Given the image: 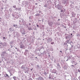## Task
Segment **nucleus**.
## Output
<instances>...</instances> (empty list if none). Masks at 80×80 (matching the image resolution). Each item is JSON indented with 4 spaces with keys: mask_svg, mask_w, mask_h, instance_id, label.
<instances>
[{
    "mask_svg": "<svg viewBox=\"0 0 80 80\" xmlns=\"http://www.w3.org/2000/svg\"><path fill=\"white\" fill-rule=\"evenodd\" d=\"M1 56L2 58H7V53L6 52V51H4L2 53Z\"/></svg>",
    "mask_w": 80,
    "mask_h": 80,
    "instance_id": "1",
    "label": "nucleus"
},
{
    "mask_svg": "<svg viewBox=\"0 0 80 80\" xmlns=\"http://www.w3.org/2000/svg\"><path fill=\"white\" fill-rule=\"evenodd\" d=\"M65 37H66V39L67 40H70V38L72 37L70 35L67 34H65Z\"/></svg>",
    "mask_w": 80,
    "mask_h": 80,
    "instance_id": "2",
    "label": "nucleus"
},
{
    "mask_svg": "<svg viewBox=\"0 0 80 80\" xmlns=\"http://www.w3.org/2000/svg\"><path fill=\"white\" fill-rule=\"evenodd\" d=\"M73 22L74 23H76L77 22H78V23H79V21L76 18H74L73 19Z\"/></svg>",
    "mask_w": 80,
    "mask_h": 80,
    "instance_id": "3",
    "label": "nucleus"
},
{
    "mask_svg": "<svg viewBox=\"0 0 80 80\" xmlns=\"http://www.w3.org/2000/svg\"><path fill=\"white\" fill-rule=\"evenodd\" d=\"M62 3L63 4H68L69 1L68 0H62Z\"/></svg>",
    "mask_w": 80,
    "mask_h": 80,
    "instance_id": "4",
    "label": "nucleus"
},
{
    "mask_svg": "<svg viewBox=\"0 0 80 80\" xmlns=\"http://www.w3.org/2000/svg\"><path fill=\"white\" fill-rule=\"evenodd\" d=\"M14 36L17 37H19L20 36V33H19L17 32H15L14 33Z\"/></svg>",
    "mask_w": 80,
    "mask_h": 80,
    "instance_id": "5",
    "label": "nucleus"
},
{
    "mask_svg": "<svg viewBox=\"0 0 80 80\" xmlns=\"http://www.w3.org/2000/svg\"><path fill=\"white\" fill-rule=\"evenodd\" d=\"M0 44L1 45H3V46H4V47H7L8 45L7 43L5 42H4L3 43L0 42Z\"/></svg>",
    "mask_w": 80,
    "mask_h": 80,
    "instance_id": "6",
    "label": "nucleus"
},
{
    "mask_svg": "<svg viewBox=\"0 0 80 80\" xmlns=\"http://www.w3.org/2000/svg\"><path fill=\"white\" fill-rule=\"evenodd\" d=\"M19 47L20 48H23L24 47V45L22 43V42H20L19 43Z\"/></svg>",
    "mask_w": 80,
    "mask_h": 80,
    "instance_id": "7",
    "label": "nucleus"
},
{
    "mask_svg": "<svg viewBox=\"0 0 80 80\" xmlns=\"http://www.w3.org/2000/svg\"><path fill=\"white\" fill-rule=\"evenodd\" d=\"M22 4L23 5H28V2L27 1H23L22 2Z\"/></svg>",
    "mask_w": 80,
    "mask_h": 80,
    "instance_id": "8",
    "label": "nucleus"
},
{
    "mask_svg": "<svg viewBox=\"0 0 80 80\" xmlns=\"http://www.w3.org/2000/svg\"><path fill=\"white\" fill-rule=\"evenodd\" d=\"M21 68L22 69V70H25L27 68V66L25 64L23 65L21 67Z\"/></svg>",
    "mask_w": 80,
    "mask_h": 80,
    "instance_id": "9",
    "label": "nucleus"
},
{
    "mask_svg": "<svg viewBox=\"0 0 80 80\" xmlns=\"http://www.w3.org/2000/svg\"><path fill=\"white\" fill-rule=\"evenodd\" d=\"M52 39L51 38H49L47 39L48 43H50L51 42H52Z\"/></svg>",
    "mask_w": 80,
    "mask_h": 80,
    "instance_id": "10",
    "label": "nucleus"
},
{
    "mask_svg": "<svg viewBox=\"0 0 80 80\" xmlns=\"http://www.w3.org/2000/svg\"><path fill=\"white\" fill-rule=\"evenodd\" d=\"M19 29H20V32H22V31H23V30L24 29L23 28H22V27L21 26H19Z\"/></svg>",
    "mask_w": 80,
    "mask_h": 80,
    "instance_id": "11",
    "label": "nucleus"
},
{
    "mask_svg": "<svg viewBox=\"0 0 80 80\" xmlns=\"http://www.w3.org/2000/svg\"><path fill=\"white\" fill-rule=\"evenodd\" d=\"M13 26L14 27H15V28H18V29H19V26H18V25L17 24H13Z\"/></svg>",
    "mask_w": 80,
    "mask_h": 80,
    "instance_id": "12",
    "label": "nucleus"
},
{
    "mask_svg": "<svg viewBox=\"0 0 80 80\" xmlns=\"http://www.w3.org/2000/svg\"><path fill=\"white\" fill-rule=\"evenodd\" d=\"M21 33H22V35H25V34H26V32H25V29L23 30L22 31H21Z\"/></svg>",
    "mask_w": 80,
    "mask_h": 80,
    "instance_id": "13",
    "label": "nucleus"
},
{
    "mask_svg": "<svg viewBox=\"0 0 80 80\" xmlns=\"http://www.w3.org/2000/svg\"><path fill=\"white\" fill-rule=\"evenodd\" d=\"M72 17H75V16L76 15V13H74L73 12H72Z\"/></svg>",
    "mask_w": 80,
    "mask_h": 80,
    "instance_id": "14",
    "label": "nucleus"
},
{
    "mask_svg": "<svg viewBox=\"0 0 80 80\" xmlns=\"http://www.w3.org/2000/svg\"><path fill=\"white\" fill-rule=\"evenodd\" d=\"M65 61L63 60H61V65H62V66H63V64H65Z\"/></svg>",
    "mask_w": 80,
    "mask_h": 80,
    "instance_id": "15",
    "label": "nucleus"
},
{
    "mask_svg": "<svg viewBox=\"0 0 80 80\" xmlns=\"http://www.w3.org/2000/svg\"><path fill=\"white\" fill-rule=\"evenodd\" d=\"M56 72H57V70L55 69H54L52 71V73H56Z\"/></svg>",
    "mask_w": 80,
    "mask_h": 80,
    "instance_id": "16",
    "label": "nucleus"
},
{
    "mask_svg": "<svg viewBox=\"0 0 80 80\" xmlns=\"http://www.w3.org/2000/svg\"><path fill=\"white\" fill-rule=\"evenodd\" d=\"M25 73H27L28 72V69L26 68L25 69H24Z\"/></svg>",
    "mask_w": 80,
    "mask_h": 80,
    "instance_id": "17",
    "label": "nucleus"
},
{
    "mask_svg": "<svg viewBox=\"0 0 80 80\" xmlns=\"http://www.w3.org/2000/svg\"><path fill=\"white\" fill-rule=\"evenodd\" d=\"M48 24L49 26L51 27V26H52L53 24V22H48Z\"/></svg>",
    "mask_w": 80,
    "mask_h": 80,
    "instance_id": "18",
    "label": "nucleus"
},
{
    "mask_svg": "<svg viewBox=\"0 0 80 80\" xmlns=\"http://www.w3.org/2000/svg\"><path fill=\"white\" fill-rule=\"evenodd\" d=\"M9 30L10 32H13L14 31V29L13 28H9Z\"/></svg>",
    "mask_w": 80,
    "mask_h": 80,
    "instance_id": "19",
    "label": "nucleus"
},
{
    "mask_svg": "<svg viewBox=\"0 0 80 80\" xmlns=\"http://www.w3.org/2000/svg\"><path fill=\"white\" fill-rule=\"evenodd\" d=\"M77 62L76 61H75L74 60H72L71 63H72V64H74L75 63H76Z\"/></svg>",
    "mask_w": 80,
    "mask_h": 80,
    "instance_id": "20",
    "label": "nucleus"
},
{
    "mask_svg": "<svg viewBox=\"0 0 80 80\" xmlns=\"http://www.w3.org/2000/svg\"><path fill=\"white\" fill-rule=\"evenodd\" d=\"M14 43V41L12 40L11 42H10V45H12Z\"/></svg>",
    "mask_w": 80,
    "mask_h": 80,
    "instance_id": "21",
    "label": "nucleus"
},
{
    "mask_svg": "<svg viewBox=\"0 0 80 80\" xmlns=\"http://www.w3.org/2000/svg\"><path fill=\"white\" fill-rule=\"evenodd\" d=\"M0 47L1 48H3L4 47V46H3V44H0Z\"/></svg>",
    "mask_w": 80,
    "mask_h": 80,
    "instance_id": "22",
    "label": "nucleus"
},
{
    "mask_svg": "<svg viewBox=\"0 0 80 80\" xmlns=\"http://www.w3.org/2000/svg\"><path fill=\"white\" fill-rule=\"evenodd\" d=\"M41 73H43V74H44V75H46L47 74V72H45V71H42Z\"/></svg>",
    "mask_w": 80,
    "mask_h": 80,
    "instance_id": "23",
    "label": "nucleus"
},
{
    "mask_svg": "<svg viewBox=\"0 0 80 80\" xmlns=\"http://www.w3.org/2000/svg\"><path fill=\"white\" fill-rule=\"evenodd\" d=\"M39 80H44V79L42 77H39Z\"/></svg>",
    "mask_w": 80,
    "mask_h": 80,
    "instance_id": "24",
    "label": "nucleus"
},
{
    "mask_svg": "<svg viewBox=\"0 0 80 80\" xmlns=\"http://www.w3.org/2000/svg\"><path fill=\"white\" fill-rule=\"evenodd\" d=\"M64 45H65L66 47H68V45H67V42H65L64 43Z\"/></svg>",
    "mask_w": 80,
    "mask_h": 80,
    "instance_id": "25",
    "label": "nucleus"
},
{
    "mask_svg": "<svg viewBox=\"0 0 80 80\" xmlns=\"http://www.w3.org/2000/svg\"><path fill=\"white\" fill-rule=\"evenodd\" d=\"M21 22H22V23H25V21H24V19H21Z\"/></svg>",
    "mask_w": 80,
    "mask_h": 80,
    "instance_id": "26",
    "label": "nucleus"
},
{
    "mask_svg": "<svg viewBox=\"0 0 80 80\" xmlns=\"http://www.w3.org/2000/svg\"><path fill=\"white\" fill-rule=\"evenodd\" d=\"M13 78L14 80H17L18 79V78H17L16 77H14Z\"/></svg>",
    "mask_w": 80,
    "mask_h": 80,
    "instance_id": "27",
    "label": "nucleus"
},
{
    "mask_svg": "<svg viewBox=\"0 0 80 80\" xmlns=\"http://www.w3.org/2000/svg\"><path fill=\"white\" fill-rule=\"evenodd\" d=\"M37 66L38 70H40V66H39V65H37Z\"/></svg>",
    "mask_w": 80,
    "mask_h": 80,
    "instance_id": "28",
    "label": "nucleus"
},
{
    "mask_svg": "<svg viewBox=\"0 0 80 80\" xmlns=\"http://www.w3.org/2000/svg\"><path fill=\"white\" fill-rule=\"evenodd\" d=\"M12 17H15V18H17V19L18 18H17V17L16 16V15H15L13 14H12Z\"/></svg>",
    "mask_w": 80,
    "mask_h": 80,
    "instance_id": "29",
    "label": "nucleus"
},
{
    "mask_svg": "<svg viewBox=\"0 0 80 80\" xmlns=\"http://www.w3.org/2000/svg\"><path fill=\"white\" fill-rule=\"evenodd\" d=\"M60 17H61V18H63V13H60Z\"/></svg>",
    "mask_w": 80,
    "mask_h": 80,
    "instance_id": "30",
    "label": "nucleus"
},
{
    "mask_svg": "<svg viewBox=\"0 0 80 80\" xmlns=\"http://www.w3.org/2000/svg\"><path fill=\"white\" fill-rule=\"evenodd\" d=\"M57 66H58V68H61L60 65H59L58 64H57Z\"/></svg>",
    "mask_w": 80,
    "mask_h": 80,
    "instance_id": "31",
    "label": "nucleus"
},
{
    "mask_svg": "<svg viewBox=\"0 0 80 80\" xmlns=\"http://www.w3.org/2000/svg\"><path fill=\"white\" fill-rule=\"evenodd\" d=\"M28 30H33V29H32V28L30 27L29 28H28Z\"/></svg>",
    "mask_w": 80,
    "mask_h": 80,
    "instance_id": "32",
    "label": "nucleus"
},
{
    "mask_svg": "<svg viewBox=\"0 0 80 80\" xmlns=\"http://www.w3.org/2000/svg\"><path fill=\"white\" fill-rule=\"evenodd\" d=\"M80 16V15L79 14H77V18H79V17Z\"/></svg>",
    "mask_w": 80,
    "mask_h": 80,
    "instance_id": "33",
    "label": "nucleus"
},
{
    "mask_svg": "<svg viewBox=\"0 0 80 80\" xmlns=\"http://www.w3.org/2000/svg\"><path fill=\"white\" fill-rule=\"evenodd\" d=\"M68 40H67L66 41V42L67 43H69V42H70V40H69V39H68Z\"/></svg>",
    "mask_w": 80,
    "mask_h": 80,
    "instance_id": "34",
    "label": "nucleus"
},
{
    "mask_svg": "<svg viewBox=\"0 0 80 80\" xmlns=\"http://www.w3.org/2000/svg\"><path fill=\"white\" fill-rule=\"evenodd\" d=\"M9 10L10 12H13V10H12V9L10 8L9 9Z\"/></svg>",
    "mask_w": 80,
    "mask_h": 80,
    "instance_id": "35",
    "label": "nucleus"
},
{
    "mask_svg": "<svg viewBox=\"0 0 80 80\" xmlns=\"http://www.w3.org/2000/svg\"><path fill=\"white\" fill-rule=\"evenodd\" d=\"M40 14H38L35 15V16H38V17H40Z\"/></svg>",
    "mask_w": 80,
    "mask_h": 80,
    "instance_id": "36",
    "label": "nucleus"
},
{
    "mask_svg": "<svg viewBox=\"0 0 80 80\" xmlns=\"http://www.w3.org/2000/svg\"><path fill=\"white\" fill-rule=\"evenodd\" d=\"M18 10L19 11H22V10H21V8H18Z\"/></svg>",
    "mask_w": 80,
    "mask_h": 80,
    "instance_id": "37",
    "label": "nucleus"
},
{
    "mask_svg": "<svg viewBox=\"0 0 80 80\" xmlns=\"http://www.w3.org/2000/svg\"><path fill=\"white\" fill-rule=\"evenodd\" d=\"M41 49H42V48H41V47H39V49H38V51H39L40 52V50H41Z\"/></svg>",
    "mask_w": 80,
    "mask_h": 80,
    "instance_id": "38",
    "label": "nucleus"
},
{
    "mask_svg": "<svg viewBox=\"0 0 80 80\" xmlns=\"http://www.w3.org/2000/svg\"><path fill=\"white\" fill-rule=\"evenodd\" d=\"M9 73H10V74L11 75L10 76H12V75H13V74H12L11 72L9 71Z\"/></svg>",
    "mask_w": 80,
    "mask_h": 80,
    "instance_id": "39",
    "label": "nucleus"
},
{
    "mask_svg": "<svg viewBox=\"0 0 80 80\" xmlns=\"http://www.w3.org/2000/svg\"><path fill=\"white\" fill-rule=\"evenodd\" d=\"M3 40H7V38L5 37H3Z\"/></svg>",
    "mask_w": 80,
    "mask_h": 80,
    "instance_id": "40",
    "label": "nucleus"
},
{
    "mask_svg": "<svg viewBox=\"0 0 80 80\" xmlns=\"http://www.w3.org/2000/svg\"><path fill=\"white\" fill-rule=\"evenodd\" d=\"M72 4H74V3L73 2V1H72L70 2Z\"/></svg>",
    "mask_w": 80,
    "mask_h": 80,
    "instance_id": "41",
    "label": "nucleus"
},
{
    "mask_svg": "<svg viewBox=\"0 0 80 80\" xmlns=\"http://www.w3.org/2000/svg\"><path fill=\"white\" fill-rule=\"evenodd\" d=\"M13 8H16V5H14V6H13Z\"/></svg>",
    "mask_w": 80,
    "mask_h": 80,
    "instance_id": "42",
    "label": "nucleus"
},
{
    "mask_svg": "<svg viewBox=\"0 0 80 80\" xmlns=\"http://www.w3.org/2000/svg\"><path fill=\"white\" fill-rule=\"evenodd\" d=\"M58 10H61V8H60L59 6H58Z\"/></svg>",
    "mask_w": 80,
    "mask_h": 80,
    "instance_id": "43",
    "label": "nucleus"
},
{
    "mask_svg": "<svg viewBox=\"0 0 80 80\" xmlns=\"http://www.w3.org/2000/svg\"><path fill=\"white\" fill-rule=\"evenodd\" d=\"M63 13H64V12H65V11H66V9L63 8Z\"/></svg>",
    "mask_w": 80,
    "mask_h": 80,
    "instance_id": "44",
    "label": "nucleus"
},
{
    "mask_svg": "<svg viewBox=\"0 0 80 80\" xmlns=\"http://www.w3.org/2000/svg\"><path fill=\"white\" fill-rule=\"evenodd\" d=\"M77 36L78 37H80V34H77Z\"/></svg>",
    "mask_w": 80,
    "mask_h": 80,
    "instance_id": "45",
    "label": "nucleus"
},
{
    "mask_svg": "<svg viewBox=\"0 0 80 80\" xmlns=\"http://www.w3.org/2000/svg\"><path fill=\"white\" fill-rule=\"evenodd\" d=\"M50 50L51 51H53V49L52 48H50Z\"/></svg>",
    "mask_w": 80,
    "mask_h": 80,
    "instance_id": "46",
    "label": "nucleus"
},
{
    "mask_svg": "<svg viewBox=\"0 0 80 80\" xmlns=\"http://www.w3.org/2000/svg\"><path fill=\"white\" fill-rule=\"evenodd\" d=\"M29 20H32V17L31 16L29 17Z\"/></svg>",
    "mask_w": 80,
    "mask_h": 80,
    "instance_id": "47",
    "label": "nucleus"
},
{
    "mask_svg": "<svg viewBox=\"0 0 80 80\" xmlns=\"http://www.w3.org/2000/svg\"><path fill=\"white\" fill-rule=\"evenodd\" d=\"M51 45H53V44H54V42H51Z\"/></svg>",
    "mask_w": 80,
    "mask_h": 80,
    "instance_id": "48",
    "label": "nucleus"
},
{
    "mask_svg": "<svg viewBox=\"0 0 80 80\" xmlns=\"http://www.w3.org/2000/svg\"><path fill=\"white\" fill-rule=\"evenodd\" d=\"M6 77H9V76H8V75L7 74H6Z\"/></svg>",
    "mask_w": 80,
    "mask_h": 80,
    "instance_id": "49",
    "label": "nucleus"
},
{
    "mask_svg": "<svg viewBox=\"0 0 80 80\" xmlns=\"http://www.w3.org/2000/svg\"><path fill=\"white\" fill-rule=\"evenodd\" d=\"M15 13L16 15H18V12H15Z\"/></svg>",
    "mask_w": 80,
    "mask_h": 80,
    "instance_id": "50",
    "label": "nucleus"
},
{
    "mask_svg": "<svg viewBox=\"0 0 80 80\" xmlns=\"http://www.w3.org/2000/svg\"><path fill=\"white\" fill-rule=\"evenodd\" d=\"M61 25V26L62 27H64V25H63V24H62Z\"/></svg>",
    "mask_w": 80,
    "mask_h": 80,
    "instance_id": "51",
    "label": "nucleus"
},
{
    "mask_svg": "<svg viewBox=\"0 0 80 80\" xmlns=\"http://www.w3.org/2000/svg\"><path fill=\"white\" fill-rule=\"evenodd\" d=\"M15 10H16V11H17V10H18V8H16L15 9Z\"/></svg>",
    "mask_w": 80,
    "mask_h": 80,
    "instance_id": "52",
    "label": "nucleus"
},
{
    "mask_svg": "<svg viewBox=\"0 0 80 80\" xmlns=\"http://www.w3.org/2000/svg\"><path fill=\"white\" fill-rule=\"evenodd\" d=\"M17 51L18 52H19L20 51V50H19V49L18 48V49H17Z\"/></svg>",
    "mask_w": 80,
    "mask_h": 80,
    "instance_id": "53",
    "label": "nucleus"
},
{
    "mask_svg": "<svg viewBox=\"0 0 80 80\" xmlns=\"http://www.w3.org/2000/svg\"><path fill=\"white\" fill-rule=\"evenodd\" d=\"M8 50L9 52H11V50L10 49H8Z\"/></svg>",
    "mask_w": 80,
    "mask_h": 80,
    "instance_id": "54",
    "label": "nucleus"
},
{
    "mask_svg": "<svg viewBox=\"0 0 80 80\" xmlns=\"http://www.w3.org/2000/svg\"><path fill=\"white\" fill-rule=\"evenodd\" d=\"M61 12H63V10H61Z\"/></svg>",
    "mask_w": 80,
    "mask_h": 80,
    "instance_id": "55",
    "label": "nucleus"
},
{
    "mask_svg": "<svg viewBox=\"0 0 80 80\" xmlns=\"http://www.w3.org/2000/svg\"><path fill=\"white\" fill-rule=\"evenodd\" d=\"M55 40H58V39L57 38H56L55 39Z\"/></svg>",
    "mask_w": 80,
    "mask_h": 80,
    "instance_id": "56",
    "label": "nucleus"
},
{
    "mask_svg": "<svg viewBox=\"0 0 80 80\" xmlns=\"http://www.w3.org/2000/svg\"><path fill=\"white\" fill-rule=\"evenodd\" d=\"M29 22H32V20H30V19H29Z\"/></svg>",
    "mask_w": 80,
    "mask_h": 80,
    "instance_id": "57",
    "label": "nucleus"
},
{
    "mask_svg": "<svg viewBox=\"0 0 80 80\" xmlns=\"http://www.w3.org/2000/svg\"><path fill=\"white\" fill-rule=\"evenodd\" d=\"M49 78L50 79H51V77H50V75H49Z\"/></svg>",
    "mask_w": 80,
    "mask_h": 80,
    "instance_id": "58",
    "label": "nucleus"
},
{
    "mask_svg": "<svg viewBox=\"0 0 80 80\" xmlns=\"http://www.w3.org/2000/svg\"><path fill=\"white\" fill-rule=\"evenodd\" d=\"M69 58L70 60L72 59V58L71 57H69Z\"/></svg>",
    "mask_w": 80,
    "mask_h": 80,
    "instance_id": "59",
    "label": "nucleus"
},
{
    "mask_svg": "<svg viewBox=\"0 0 80 80\" xmlns=\"http://www.w3.org/2000/svg\"><path fill=\"white\" fill-rule=\"evenodd\" d=\"M77 64H78L76 62V63H74L75 65H77Z\"/></svg>",
    "mask_w": 80,
    "mask_h": 80,
    "instance_id": "60",
    "label": "nucleus"
},
{
    "mask_svg": "<svg viewBox=\"0 0 80 80\" xmlns=\"http://www.w3.org/2000/svg\"><path fill=\"white\" fill-rule=\"evenodd\" d=\"M78 72H80V70L79 69H78Z\"/></svg>",
    "mask_w": 80,
    "mask_h": 80,
    "instance_id": "61",
    "label": "nucleus"
},
{
    "mask_svg": "<svg viewBox=\"0 0 80 80\" xmlns=\"http://www.w3.org/2000/svg\"><path fill=\"white\" fill-rule=\"evenodd\" d=\"M33 68H31V69H30L31 71H32V70H33Z\"/></svg>",
    "mask_w": 80,
    "mask_h": 80,
    "instance_id": "62",
    "label": "nucleus"
},
{
    "mask_svg": "<svg viewBox=\"0 0 80 80\" xmlns=\"http://www.w3.org/2000/svg\"><path fill=\"white\" fill-rule=\"evenodd\" d=\"M36 80H39V78H36Z\"/></svg>",
    "mask_w": 80,
    "mask_h": 80,
    "instance_id": "63",
    "label": "nucleus"
},
{
    "mask_svg": "<svg viewBox=\"0 0 80 80\" xmlns=\"http://www.w3.org/2000/svg\"><path fill=\"white\" fill-rule=\"evenodd\" d=\"M70 6L72 7V3L71 5H70Z\"/></svg>",
    "mask_w": 80,
    "mask_h": 80,
    "instance_id": "64",
    "label": "nucleus"
}]
</instances>
